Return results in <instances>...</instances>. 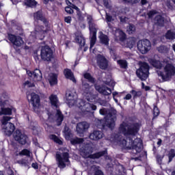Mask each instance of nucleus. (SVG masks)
I'll list each match as a JSON object with an SVG mask.
<instances>
[{
  "label": "nucleus",
  "instance_id": "56",
  "mask_svg": "<svg viewBox=\"0 0 175 175\" xmlns=\"http://www.w3.org/2000/svg\"><path fill=\"white\" fill-rule=\"evenodd\" d=\"M65 10L66 13H68V14H73V9H72V7L70 6L66 7Z\"/></svg>",
  "mask_w": 175,
  "mask_h": 175
},
{
  "label": "nucleus",
  "instance_id": "47",
  "mask_svg": "<svg viewBox=\"0 0 175 175\" xmlns=\"http://www.w3.org/2000/svg\"><path fill=\"white\" fill-rule=\"evenodd\" d=\"M175 157V150L174 149H171L168 154V158H169V163L172 162L173 161V158Z\"/></svg>",
  "mask_w": 175,
  "mask_h": 175
},
{
  "label": "nucleus",
  "instance_id": "57",
  "mask_svg": "<svg viewBox=\"0 0 175 175\" xmlns=\"http://www.w3.org/2000/svg\"><path fill=\"white\" fill-rule=\"evenodd\" d=\"M95 169L96 171L94 175H103V172H102V170H99V167H96Z\"/></svg>",
  "mask_w": 175,
  "mask_h": 175
},
{
  "label": "nucleus",
  "instance_id": "21",
  "mask_svg": "<svg viewBox=\"0 0 175 175\" xmlns=\"http://www.w3.org/2000/svg\"><path fill=\"white\" fill-rule=\"evenodd\" d=\"M30 96V103L32 105L33 107H34V109L39 107V106H40V98L39 95L36 94V93H31Z\"/></svg>",
  "mask_w": 175,
  "mask_h": 175
},
{
  "label": "nucleus",
  "instance_id": "52",
  "mask_svg": "<svg viewBox=\"0 0 175 175\" xmlns=\"http://www.w3.org/2000/svg\"><path fill=\"white\" fill-rule=\"evenodd\" d=\"M77 16L78 20H79V21H84V16H83V15L81 14V12L80 11V10L77 11Z\"/></svg>",
  "mask_w": 175,
  "mask_h": 175
},
{
  "label": "nucleus",
  "instance_id": "23",
  "mask_svg": "<svg viewBox=\"0 0 175 175\" xmlns=\"http://www.w3.org/2000/svg\"><path fill=\"white\" fill-rule=\"evenodd\" d=\"M95 89L103 95H111V89L106 86L95 85Z\"/></svg>",
  "mask_w": 175,
  "mask_h": 175
},
{
  "label": "nucleus",
  "instance_id": "35",
  "mask_svg": "<svg viewBox=\"0 0 175 175\" xmlns=\"http://www.w3.org/2000/svg\"><path fill=\"white\" fill-rule=\"evenodd\" d=\"M136 43V38L131 37L127 39L126 40V47L129 49H133V46H135Z\"/></svg>",
  "mask_w": 175,
  "mask_h": 175
},
{
  "label": "nucleus",
  "instance_id": "40",
  "mask_svg": "<svg viewBox=\"0 0 175 175\" xmlns=\"http://www.w3.org/2000/svg\"><path fill=\"white\" fill-rule=\"evenodd\" d=\"M107 154V150H103L101 152H98L92 155V158H96V159L100 158V157H103V155H106Z\"/></svg>",
  "mask_w": 175,
  "mask_h": 175
},
{
  "label": "nucleus",
  "instance_id": "64",
  "mask_svg": "<svg viewBox=\"0 0 175 175\" xmlns=\"http://www.w3.org/2000/svg\"><path fill=\"white\" fill-rule=\"evenodd\" d=\"M121 23H126L128 21V18L126 17H120Z\"/></svg>",
  "mask_w": 175,
  "mask_h": 175
},
{
  "label": "nucleus",
  "instance_id": "46",
  "mask_svg": "<svg viewBox=\"0 0 175 175\" xmlns=\"http://www.w3.org/2000/svg\"><path fill=\"white\" fill-rule=\"evenodd\" d=\"M157 50H158L159 53H167V51H169V48H167L165 45H161V46L157 47Z\"/></svg>",
  "mask_w": 175,
  "mask_h": 175
},
{
  "label": "nucleus",
  "instance_id": "7",
  "mask_svg": "<svg viewBox=\"0 0 175 175\" xmlns=\"http://www.w3.org/2000/svg\"><path fill=\"white\" fill-rule=\"evenodd\" d=\"M47 31V28L42 25H37L35 27L34 31L29 36V39L31 42H34L36 39L43 40L44 33Z\"/></svg>",
  "mask_w": 175,
  "mask_h": 175
},
{
  "label": "nucleus",
  "instance_id": "8",
  "mask_svg": "<svg viewBox=\"0 0 175 175\" xmlns=\"http://www.w3.org/2000/svg\"><path fill=\"white\" fill-rule=\"evenodd\" d=\"M40 57L42 61L50 62L54 58L53 49L47 45L42 46L40 49Z\"/></svg>",
  "mask_w": 175,
  "mask_h": 175
},
{
  "label": "nucleus",
  "instance_id": "32",
  "mask_svg": "<svg viewBox=\"0 0 175 175\" xmlns=\"http://www.w3.org/2000/svg\"><path fill=\"white\" fill-rule=\"evenodd\" d=\"M64 76L66 77V79L72 80L73 83H77L76 79H75V76H73L72 70L69 69L64 70Z\"/></svg>",
  "mask_w": 175,
  "mask_h": 175
},
{
  "label": "nucleus",
  "instance_id": "20",
  "mask_svg": "<svg viewBox=\"0 0 175 175\" xmlns=\"http://www.w3.org/2000/svg\"><path fill=\"white\" fill-rule=\"evenodd\" d=\"M27 74L29 77H32L34 81H40V80H42V72L39 69H36L33 72L27 70Z\"/></svg>",
  "mask_w": 175,
  "mask_h": 175
},
{
  "label": "nucleus",
  "instance_id": "37",
  "mask_svg": "<svg viewBox=\"0 0 175 175\" xmlns=\"http://www.w3.org/2000/svg\"><path fill=\"white\" fill-rule=\"evenodd\" d=\"M5 107L6 106L1 107L0 116H3V114L10 116V114H12V109L10 108H5Z\"/></svg>",
  "mask_w": 175,
  "mask_h": 175
},
{
  "label": "nucleus",
  "instance_id": "60",
  "mask_svg": "<svg viewBox=\"0 0 175 175\" xmlns=\"http://www.w3.org/2000/svg\"><path fill=\"white\" fill-rule=\"evenodd\" d=\"M103 3L107 9H110V3H109V0H103Z\"/></svg>",
  "mask_w": 175,
  "mask_h": 175
},
{
  "label": "nucleus",
  "instance_id": "30",
  "mask_svg": "<svg viewBox=\"0 0 175 175\" xmlns=\"http://www.w3.org/2000/svg\"><path fill=\"white\" fill-rule=\"evenodd\" d=\"M150 65L154 66V68H156V69H158L157 70H161L162 68H163V65H162V63L161 62L152 59L150 60Z\"/></svg>",
  "mask_w": 175,
  "mask_h": 175
},
{
  "label": "nucleus",
  "instance_id": "39",
  "mask_svg": "<svg viewBox=\"0 0 175 175\" xmlns=\"http://www.w3.org/2000/svg\"><path fill=\"white\" fill-rule=\"evenodd\" d=\"M83 77L84 79H86L88 81H89L90 83H92V84L95 83V79H94V77H92V76H91L90 74L88 72L83 74Z\"/></svg>",
  "mask_w": 175,
  "mask_h": 175
},
{
  "label": "nucleus",
  "instance_id": "13",
  "mask_svg": "<svg viewBox=\"0 0 175 175\" xmlns=\"http://www.w3.org/2000/svg\"><path fill=\"white\" fill-rule=\"evenodd\" d=\"M96 59L97 66L100 68V69L105 70L107 68H108L109 60H107V59H106L103 55H97Z\"/></svg>",
  "mask_w": 175,
  "mask_h": 175
},
{
  "label": "nucleus",
  "instance_id": "36",
  "mask_svg": "<svg viewBox=\"0 0 175 175\" xmlns=\"http://www.w3.org/2000/svg\"><path fill=\"white\" fill-rule=\"evenodd\" d=\"M115 36H116V38H119L120 40H124L125 39L126 35L124 31H122L120 29H117L116 30Z\"/></svg>",
  "mask_w": 175,
  "mask_h": 175
},
{
  "label": "nucleus",
  "instance_id": "41",
  "mask_svg": "<svg viewBox=\"0 0 175 175\" xmlns=\"http://www.w3.org/2000/svg\"><path fill=\"white\" fill-rule=\"evenodd\" d=\"M166 39H169L170 40H173L175 38V33L174 31H172L169 30L165 34Z\"/></svg>",
  "mask_w": 175,
  "mask_h": 175
},
{
  "label": "nucleus",
  "instance_id": "34",
  "mask_svg": "<svg viewBox=\"0 0 175 175\" xmlns=\"http://www.w3.org/2000/svg\"><path fill=\"white\" fill-rule=\"evenodd\" d=\"M99 39L100 41V43L102 44H105V46H109V37L103 34V33L100 32V35L99 36Z\"/></svg>",
  "mask_w": 175,
  "mask_h": 175
},
{
  "label": "nucleus",
  "instance_id": "3",
  "mask_svg": "<svg viewBox=\"0 0 175 175\" xmlns=\"http://www.w3.org/2000/svg\"><path fill=\"white\" fill-rule=\"evenodd\" d=\"M100 114L101 116H105V125L113 129L116 126V121L117 120V111H113L112 112L107 113V109L106 108H103L100 109Z\"/></svg>",
  "mask_w": 175,
  "mask_h": 175
},
{
  "label": "nucleus",
  "instance_id": "51",
  "mask_svg": "<svg viewBox=\"0 0 175 175\" xmlns=\"http://www.w3.org/2000/svg\"><path fill=\"white\" fill-rule=\"evenodd\" d=\"M153 116L154 117H158V116H159V109H158V107H157V105L154 106Z\"/></svg>",
  "mask_w": 175,
  "mask_h": 175
},
{
  "label": "nucleus",
  "instance_id": "27",
  "mask_svg": "<svg viewBox=\"0 0 175 175\" xmlns=\"http://www.w3.org/2000/svg\"><path fill=\"white\" fill-rule=\"evenodd\" d=\"M67 95V103L68 104V106L70 107H72V106H75V104L76 103V98H75V94L72 92H68L66 94Z\"/></svg>",
  "mask_w": 175,
  "mask_h": 175
},
{
  "label": "nucleus",
  "instance_id": "38",
  "mask_svg": "<svg viewBox=\"0 0 175 175\" xmlns=\"http://www.w3.org/2000/svg\"><path fill=\"white\" fill-rule=\"evenodd\" d=\"M83 142L84 139L83 138L75 137L70 139V143L73 146H76V144H81Z\"/></svg>",
  "mask_w": 175,
  "mask_h": 175
},
{
  "label": "nucleus",
  "instance_id": "59",
  "mask_svg": "<svg viewBox=\"0 0 175 175\" xmlns=\"http://www.w3.org/2000/svg\"><path fill=\"white\" fill-rule=\"evenodd\" d=\"M64 21H65V23H67V24H70V23L72 22V17L66 16L64 18Z\"/></svg>",
  "mask_w": 175,
  "mask_h": 175
},
{
  "label": "nucleus",
  "instance_id": "63",
  "mask_svg": "<svg viewBox=\"0 0 175 175\" xmlns=\"http://www.w3.org/2000/svg\"><path fill=\"white\" fill-rule=\"evenodd\" d=\"M124 99L126 100H129L132 99V94H127L126 95V96L124 98Z\"/></svg>",
  "mask_w": 175,
  "mask_h": 175
},
{
  "label": "nucleus",
  "instance_id": "42",
  "mask_svg": "<svg viewBox=\"0 0 175 175\" xmlns=\"http://www.w3.org/2000/svg\"><path fill=\"white\" fill-rule=\"evenodd\" d=\"M136 31V27L133 25H129L127 27V32L129 35H132V33H135Z\"/></svg>",
  "mask_w": 175,
  "mask_h": 175
},
{
  "label": "nucleus",
  "instance_id": "12",
  "mask_svg": "<svg viewBox=\"0 0 175 175\" xmlns=\"http://www.w3.org/2000/svg\"><path fill=\"white\" fill-rule=\"evenodd\" d=\"M82 90L84 92V94H85L88 102H94V100H95V95L92 94L90 84L82 82Z\"/></svg>",
  "mask_w": 175,
  "mask_h": 175
},
{
  "label": "nucleus",
  "instance_id": "6",
  "mask_svg": "<svg viewBox=\"0 0 175 175\" xmlns=\"http://www.w3.org/2000/svg\"><path fill=\"white\" fill-rule=\"evenodd\" d=\"M87 21L89 25V29L90 31V35H92L90 40V49H92L94 46H95V43L96 42V27L95 23H94V18H92V16L87 15Z\"/></svg>",
  "mask_w": 175,
  "mask_h": 175
},
{
  "label": "nucleus",
  "instance_id": "29",
  "mask_svg": "<svg viewBox=\"0 0 175 175\" xmlns=\"http://www.w3.org/2000/svg\"><path fill=\"white\" fill-rule=\"evenodd\" d=\"M58 76L56 74L51 73L49 75V82L51 85H55V84H57L58 81Z\"/></svg>",
  "mask_w": 175,
  "mask_h": 175
},
{
  "label": "nucleus",
  "instance_id": "15",
  "mask_svg": "<svg viewBox=\"0 0 175 175\" xmlns=\"http://www.w3.org/2000/svg\"><path fill=\"white\" fill-rule=\"evenodd\" d=\"M14 139L18 142L20 144L24 146L27 143V137L25 134H23L20 130H16L14 134Z\"/></svg>",
  "mask_w": 175,
  "mask_h": 175
},
{
  "label": "nucleus",
  "instance_id": "24",
  "mask_svg": "<svg viewBox=\"0 0 175 175\" xmlns=\"http://www.w3.org/2000/svg\"><path fill=\"white\" fill-rule=\"evenodd\" d=\"M81 152L83 158H88L90 154L92 153V148L90 145L86 144L84 147L81 148Z\"/></svg>",
  "mask_w": 175,
  "mask_h": 175
},
{
  "label": "nucleus",
  "instance_id": "9",
  "mask_svg": "<svg viewBox=\"0 0 175 175\" xmlns=\"http://www.w3.org/2000/svg\"><path fill=\"white\" fill-rule=\"evenodd\" d=\"M150 69V66L146 62H143L141 64V66L139 69L136 70V75L140 80L144 81L147 80L148 78V70Z\"/></svg>",
  "mask_w": 175,
  "mask_h": 175
},
{
  "label": "nucleus",
  "instance_id": "4",
  "mask_svg": "<svg viewBox=\"0 0 175 175\" xmlns=\"http://www.w3.org/2000/svg\"><path fill=\"white\" fill-rule=\"evenodd\" d=\"M11 120L12 117L10 116H3V118L1 119V131L4 135H6V136H11L16 129L14 124L9 122Z\"/></svg>",
  "mask_w": 175,
  "mask_h": 175
},
{
  "label": "nucleus",
  "instance_id": "44",
  "mask_svg": "<svg viewBox=\"0 0 175 175\" xmlns=\"http://www.w3.org/2000/svg\"><path fill=\"white\" fill-rule=\"evenodd\" d=\"M49 138L51 140H53L55 143H57V144H62V141L59 139V138H58V137H57L55 135H51Z\"/></svg>",
  "mask_w": 175,
  "mask_h": 175
},
{
  "label": "nucleus",
  "instance_id": "16",
  "mask_svg": "<svg viewBox=\"0 0 175 175\" xmlns=\"http://www.w3.org/2000/svg\"><path fill=\"white\" fill-rule=\"evenodd\" d=\"M14 139L18 142L20 144L24 146L27 143V137L25 134H23L20 130H16L14 134Z\"/></svg>",
  "mask_w": 175,
  "mask_h": 175
},
{
  "label": "nucleus",
  "instance_id": "54",
  "mask_svg": "<svg viewBox=\"0 0 175 175\" xmlns=\"http://www.w3.org/2000/svg\"><path fill=\"white\" fill-rule=\"evenodd\" d=\"M158 12H157V10H151L148 13V16L149 17V18H152V17H154V16H155V14H157Z\"/></svg>",
  "mask_w": 175,
  "mask_h": 175
},
{
  "label": "nucleus",
  "instance_id": "17",
  "mask_svg": "<svg viewBox=\"0 0 175 175\" xmlns=\"http://www.w3.org/2000/svg\"><path fill=\"white\" fill-rule=\"evenodd\" d=\"M14 139L18 142L20 144L24 146L27 143V137L25 134H23L20 130H16L14 134Z\"/></svg>",
  "mask_w": 175,
  "mask_h": 175
},
{
  "label": "nucleus",
  "instance_id": "25",
  "mask_svg": "<svg viewBox=\"0 0 175 175\" xmlns=\"http://www.w3.org/2000/svg\"><path fill=\"white\" fill-rule=\"evenodd\" d=\"M0 106H9V95L6 92H3L0 97Z\"/></svg>",
  "mask_w": 175,
  "mask_h": 175
},
{
  "label": "nucleus",
  "instance_id": "2",
  "mask_svg": "<svg viewBox=\"0 0 175 175\" xmlns=\"http://www.w3.org/2000/svg\"><path fill=\"white\" fill-rule=\"evenodd\" d=\"M57 167L59 169H65L66 165H69V150L66 148H61L59 152H56L55 155Z\"/></svg>",
  "mask_w": 175,
  "mask_h": 175
},
{
  "label": "nucleus",
  "instance_id": "14",
  "mask_svg": "<svg viewBox=\"0 0 175 175\" xmlns=\"http://www.w3.org/2000/svg\"><path fill=\"white\" fill-rule=\"evenodd\" d=\"M8 39L11 43L16 47H21V46L24 44V40H23V38L18 36L9 34Z\"/></svg>",
  "mask_w": 175,
  "mask_h": 175
},
{
  "label": "nucleus",
  "instance_id": "18",
  "mask_svg": "<svg viewBox=\"0 0 175 175\" xmlns=\"http://www.w3.org/2000/svg\"><path fill=\"white\" fill-rule=\"evenodd\" d=\"M53 115H50L49 116V122H54L55 121L57 122V125L59 126L62 122L64 121V115L61 112L59 109H57V112L55 114V119L53 118Z\"/></svg>",
  "mask_w": 175,
  "mask_h": 175
},
{
  "label": "nucleus",
  "instance_id": "10",
  "mask_svg": "<svg viewBox=\"0 0 175 175\" xmlns=\"http://www.w3.org/2000/svg\"><path fill=\"white\" fill-rule=\"evenodd\" d=\"M77 103V106L82 113H90L92 111V110H96V105L91 104L87 101L79 100Z\"/></svg>",
  "mask_w": 175,
  "mask_h": 175
},
{
  "label": "nucleus",
  "instance_id": "58",
  "mask_svg": "<svg viewBox=\"0 0 175 175\" xmlns=\"http://www.w3.org/2000/svg\"><path fill=\"white\" fill-rule=\"evenodd\" d=\"M25 85H26L29 88H31L32 87H35V84L33 83L29 82V81H27L25 83Z\"/></svg>",
  "mask_w": 175,
  "mask_h": 175
},
{
  "label": "nucleus",
  "instance_id": "49",
  "mask_svg": "<svg viewBox=\"0 0 175 175\" xmlns=\"http://www.w3.org/2000/svg\"><path fill=\"white\" fill-rule=\"evenodd\" d=\"M20 155H25V157H31V152L27 149H23L19 153Z\"/></svg>",
  "mask_w": 175,
  "mask_h": 175
},
{
  "label": "nucleus",
  "instance_id": "62",
  "mask_svg": "<svg viewBox=\"0 0 175 175\" xmlns=\"http://www.w3.org/2000/svg\"><path fill=\"white\" fill-rule=\"evenodd\" d=\"M32 131H33V135H38V126H33L31 128Z\"/></svg>",
  "mask_w": 175,
  "mask_h": 175
},
{
  "label": "nucleus",
  "instance_id": "11",
  "mask_svg": "<svg viewBox=\"0 0 175 175\" xmlns=\"http://www.w3.org/2000/svg\"><path fill=\"white\" fill-rule=\"evenodd\" d=\"M137 49L142 54H147L151 50V42L147 39L138 41Z\"/></svg>",
  "mask_w": 175,
  "mask_h": 175
},
{
  "label": "nucleus",
  "instance_id": "43",
  "mask_svg": "<svg viewBox=\"0 0 175 175\" xmlns=\"http://www.w3.org/2000/svg\"><path fill=\"white\" fill-rule=\"evenodd\" d=\"M118 64L122 69H126V68H128L126 60H118Z\"/></svg>",
  "mask_w": 175,
  "mask_h": 175
},
{
  "label": "nucleus",
  "instance_id": "50",
  "mask_svg": "<svg viewBox=\"0 0 175 175\" xmlns=\"http://www.w3.org/2000/svg\"><path fill=\"white\" fill-rule=\"evenodd\" d=\"M126 3H130V5H136V3H139L140 0H123Z\"/></svg>",
  "mask_w": 175,
  "mask_h": 175
},
{
  "label": "nucleus",
  "instance_id": "61",
  "mask_svg": "<svg viewBox=\"0 0 175 175\" xmlns=\"http://www.w3.org/2000/svg\"><path fill=\"white\" fill-rule=\"evenodd\" d=\"M103 83L107 85H113V81H111L110 79L106 81H103Z\"/></svg>",
  "mask_w": 175,
  "mask_h": 175
},
{
  "label": "nucleus",
  "instance_id": "26",
  "mask_svg": "<svg viewBox=\"0 0 175 175\" xmlns=\"http://www.w3.org/2000/svg\"><path fill=\"white\" fill-rule=\"evenodd\" d=\"M33 17L34 20H39L40 21H42L43 24H44L46 27H47V25H49L47 20L46 19V18H44V16H43V14H42V12L38 11L34 13Z\"/></svg>",
  "mask_w": 175,
  "mask_h": 175
},
{
  "label": "nucleus",
  "instance_id": "1",
  "mask_svg": "<svg viewBox=\"0 0 175 175\" xmlns=\"http://www.w3.org/2000/svg\"><path fill=\"white\" fill-rule=\"evenodd\" d=\"M138 132L139 125L137 124L123 122L119 126L118 133L113 134L110 141L119 144L125 150H133L135 151V154H137L142 152L143 150V142L140 138H136L133 141L132 137L136 136Z\"/></svg>",
  "mask_w": 175,
  "mask_h": 175
},
{
  "label": "nucleus",
  "instance_id": "33",
  "mask_svg": "<svg viewBox=\"0 0 175 175\" xmlns=\"http://www.w3.org/2000/svg\"><path fill=\"white\" fill-rule=\"evenodd\" d=\"M75 42L81 46V47H83L85 44V40L84 39V37L81 34H76L75 37Z\"/></svg>",
  "mask_w": 175,
  "mask_h": 175
},
{
  "label": "nucleus",
  "instance_id": "19",
  "mask_svg": "<svg viewBox=\"0 0 175 175\" xmlns=\"http://www.w3.org/2000/svg\"><path fill=\"white\" fill-rule=\"evenodd\" d=\"M90 128V124L87 122H81L77 124L76 131L78 135H83L85 132L88 131Z\"/></svg>",
  "mask_w": 175,
  "mask_h": 175
},
{
  "label": "nucleus",
  "instance_id": "28",
  "mask_svg": "<svg viewBox=\"0 0 175 175\" xmlns=\"http://www.w3.org/2000/svg\"><path fill=\"white\" fill-rule=\"evenodd\" d=\"M49 100H50V103L52 107H53V109H58V107L59 106V105L58 104L59 102H58V98L57 97V95H54V94L51 95L49 97Z\"/></svg>",
  "mask_w": 175,
  "mask_h": 175
},
{
  "label": "nucleus",
  "instance_id": "22",
  "mask_svg": "<svg viewBox=\"0 0 175 175\" xmlns=\"http://www.w3.org/2000/svg\"><path fill=\"white\" fill-rule=\"evenodd\" d=\"M103 132H102L101 131L95 130L93 132L90 133L89 137L90 140H94L95 142H98V140H100V139H103Z\"/></svg>",
  "mask_w": 175,
  "mask_h": 175
},
{
  "label": "nucleus",
  "instance_id": "55",
  "mask_svg": "<svg viewBox=\"0 0 175 175\" xmlns=\"http://www.w3.org/2000/svg\"><path fill=\"white\" fill-rule=\"evenodd\" d=\"M106 21L107 23H111V21H114V18L110 14L106 13Z\"/></svg>",
  "mask_w": 175,
  "mask_h": 175
},
{
  "label": "nucleus",
  "instance_id": "31",
  "mask_svg": "<svg viewBox=\"0 0 175 175\" xmlns=\"http://www.w3.org/2000/svg\"><path fill=\"white\" fill-rule=\"evenodd\" d=\"M154 24L156 25H158L159 27H163V25L165 24V19L161 15L157 16L154 18Z\"/></svg>",
  "mask_w": 175,
  "mask_h": 175
},
{
  "label": "nucleus",
  "instance_id": "48",
  "mask_svg": "<svg viewBox=\"0 0 175 175\" xmlns=\"http://www.w3.org/2000/svg\"><path fill=\"white\" fill-rule=\"evenodd\" d=\"M131 94H132L134 98H139L142 96V92L141 91H136V90H131Z\"/></svg>",
  "mask_w": 175,
  "mask_h": 175
},
{
  "label": "nucleus",
  "instance_id": "5",
  "mask_svg": "<svg viewBox=\"0 0 175 175\" xmlns=\"http://www.w3.org/2000/svg\"><path fill=\"white\" fill-rule=\"evenodd\" d=\"M158 76H160L163 80L167 81L172 76L175 75V66L173 64L168 63L164 67V71L157 70Z\"/></svg>",
  "mask_w": 175,
  "mask_h": 175
},
{
  "label": "nucleus",
  "instance_id": "53",
  "mask_svg": "<svg viewBox=\"0 0 175 175\" xmlns=\"http://www.w3.org/2000/svg\"><path fill=\"white\" fill-rule=\"evenodd\" d=\"M17 163H18L19 165H21L22 166H27L28 165V163L27 162V160L25 159H22V160H19L16 161Z\"/></svg>",
  "mask_w": 175,
  "mask_h": 175
},
{
  "label": "nucleus",
  "instance_id": "45",
  "mask_svg": "<svg viewBox=\"0 0 175 175\" xmlns=\"http://www.w3.org/2000/svg\"><path fill=\"white\" fill-rule=\"evenodd\" d=\"M25 4L29 8H33V6H36V1L35 0H26Z\"/></svg>",
  "mask_w": 175,
  "mask_h": 175
}]
</instances>
